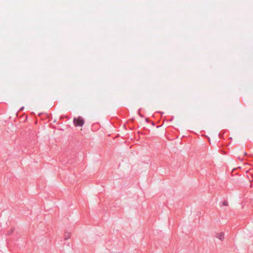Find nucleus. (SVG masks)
<instances>
[{"mask_svg": "<svg viewBox=\"0 0 253 253\" xmlns=\"http://www.w3.org/2000/svg\"><path fill=\"white\" fill-rule=\"evenodd\" d=\"M73 123L75 126L82 127L84 124V120L81 117H78L73 119Z\"/></svg>", "mask_w": 253, "mask_h": 253, "instance_id": "f257e3e1", "label": "nucleus"}, {"mask_svg": "<svg viewBox=\"0 0 253 253\" xmlns=\"http://www.w3.org/2000/svg\"><path fill=\"white\" fill-rule=\"evenodd\" d=\"M71 234L70 233L67 232L65 234V239H69L70 238Z\"/></svg>", "mask_w": 253, "mask_h": 253, "instance_id": "f03ea898", "label": "nucleus"}, {"mask_svg": "<svg viewBox=\"0 0 253 253\" xmlns=\"http://www.w3.org/2000/svg\"><path fill=\"white\" fill-rule=\"evenodd\" d=\"M224 206L225 207H227L228 206V202L227 201H224L223 202H222V206Z\"/></svg>", "mask_w": 253, "mask_h": 253, "instance_id": "7ed1b4c3", "label": "nucleus"}, {"mask_svg": "<svg viewBox=\"0 0 253 253\" xmlns=\"http://www.w3.org/2000/svg\"><path fill=\"white\" fill-rule=\"evenodd\" d=\"M218 235H219V236L217 235L216 237H217V238H220V234H219Z\"/></svg>", "mask_w": 253, "mask_h": 253, "instance_id": "20e7f679", "label": "nucleus"}, {"mask_svg": "<svg viewBox=\"0 0 253 253\" xmlns=\"http://www.w3.org/2000/svg\"><path fill=\"white\" fill-rule=\"evenodd\" d=\"M208 139H209V141L210 142V143H211V139L209 137H208Z\"/></svg>", "mask_w": 253, "mask_h": 253, "instance_id": "39448f33", "label": "nucleus"}]
</instances>
